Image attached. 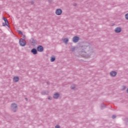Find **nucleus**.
<instances>
[{"mask_svg":"<svg viewBox=\"0 0 128 128\" xmlns=\"http://www.w3.org/2000/svg\"><path fill=\"white\" fill-rule=\"evenodd\" d=\"M125 122H126V124H128V118L125 120Z\"/></svg>","mask_w":128,"mask_h":128,"instance_id":"24","label":"nucleus"},{"mask_svg":"<svg viewBox=\"0 0 128 128\" xmlns=\"http://www.w3.org/2000/svg\"><path fill=\"white\" fill-rule=\"evenodd\" d=\"M18 33L20 34H21L22 36H24V34L22 32V31L20 30H18Z\"/></svg>","mask_w":128,"mask_h":128,"instance_id":"20","label":"nucleus"},{"mask_svg":"<svg viewBox=\"0 0 128 128\" xmlns=\"http://www.w3.org/2000/svg\"><path fill=\"white\" fill-rule=\"evenodd\" d=\"M73 42L76 44V42H78V40H80V37L78 36H74L72 40Z\"/></svg>","mask_w":128,"mask_h":128,"instance_id":"4","label":"nucleus"},{"mask_svg":"<svg viewBox=\"0 0 128 128\" xmlns=\"http://www.w3.org/2000/svg\"><path fill=\"white\" fill-rule=\"evenodd\" d=\"M125 18L128 20V14L125 15Z\"/></svg>","mask_w":128,"mask_h":128,"instance_id":"22","label":"nucleus"},{"mask_svg":"<svg viewBox=\"0 0 128 128\" xmlns=\"http://www.w3.org/2000/svg\"><path fill=\"white\" fill-rule=\"evenodd\" d=\"M23 40H26V35H24V36H23Z\"/></svg>","mask_w":128,"mask_h":128,"instance_id":"29","label":"nucleus"},{"mask_svg":"<svg viewBox=\"0 0 128 128\" xmlns=\"http://www.w3.org/2000/svg\"><path fill=\"white\" fill-rule=\"evenodd\" d=\"M37 50L40 52H42L44 50V47L42 46H40V45L38 46L37 47Z\"/></svg>","mask_w":128,"mask_h":128,"instance_id":"6","label":"nucleus"},{"mask_svg":"<svg viewBox=\"0 0 128 128\" xmlns=\"http://www.w3.org/2000/svg\"><path fill=\"white\" fill-rule=\"evenodd\" d=\"M41 94H42V96H46V94H48V91H45V90H44V91H42V92H41Z\"/></svg>","mask_w":128,"mask_h":128,"instance_id":"13","label":"nucleus"},{"mask_svg":"<svg viewBox=\"0 0 128 128\" xmlns=\"http://www.w3.org/2000/svg\"><path fill=\"white\" fill-rule=\"evenodd\" d=\"M62 14V9L58 8V9L56 10V14L57 16H60V14Z\"/></svg>","mask_w":128,"mask_h":128,"instance_id":"5","label":"nucleus"},{"mask_svg":"<svg viewBox=\"0 0 128 128\" xmlns=\"http://www.w3.org/2000/svg\"><path fill=\"white\" fill-rule=\"evenodd\" d=\"M115 32H116V34H120V32H122V28L120 27L116 28L114 30Z\"/></svg>","mask_w":128,"mask_h":128,"instance_id":"8","label":"nucleus"},{"mask_svg":"<svg viewBox=\"0 0 128 128\" xmlns=\"http://www.w3.org/2000/svg\"><path fill=\"white\" fill-rule=\"evenodd\" d=\"M47 84H50V82H46Z\"/></svg>","mask_w":128,"mask_h":128,"instance_id":"31","label":"nucleus"},{"mask_svg":"<svg viewBox=\"0 0 128 128\" xmlns=\"http://www.w3.org/2000/svg\"><path fill=\"white\" fill-rule=\"evenodd\" d=\"M19 44L20 46H24L26 44V42L22 38H21L19 40Z\"/></svg>","mask_w":128,"mask_h":128,"instance_id":"3","label":"nucleus"},{"mask_svg":"<svg viewBox=\"0 0 128 128\" xmlns=\"http://www.w3.org/2000/svg\"><path fill=\"white\" fill-rule=\"evenodd\" d=\"M8 26V28H10V25L8 24V23H2V26Z\"/></svg>","mask_w":128,"mask_h":128,"instance_id":"17","label":"nucleus"},{"mask_svg":"<svg viewBox=\"0 0 128 128\" xmlns=\"http://www.w3.org/2000/svg\"><path fill=\"white\" fill-rule=\"evenodd\" d=\"M56 60V57L54 56H51L50 62H54Z\"/></svg>","mask_w":128,"mask_h":128,"instance_id":"15","label":"nucleus"},{"mask_svg":"<svg viewBox=\"0 0 128 128\" xmlns=\"http://www.w3.org/2000/svg\"><path fill=\"white\" fill-rule=\"evenodd\" d=\"M55 128H60V125H56V126H55Z\"/></svg>","mask_w":128,"mask_h":128,"instance_id":"25","label":"nucleus"},{"mask_svg":"<svg viewBox=\"0 0 128 128\" xmlns=\"http://www.w3.org/2000/svg\"><path fill=\"white\" fill-rule=\"evenodd\" d=\"M31 52L34 55L38 54V49L36 50V48H33L31 50Z\"/></svg>","mask_w":128,"mask_h":128,"instance_id":"7","label":"nucleus"},{"mask_svg":"<svg viewBox=\"0 0 128 128\" xmlns=\"http://www.w3.org/2000/svg\"><path fill=\"white\" fill-rule=\"evenodd\" d=\"M78 6V4L76 3H75L74 4V6Z\"/></svg>","mask_w":128,"mask_h":128,"instance_id":"28","label":"nucleus"},{"mask_svg":"<svg viewBox=\"0 0 128 128\" xmlns=\"http://www.w3.org/2000/svg\"><path fill=\"white\" fill-rule=\"evenodd\" d=\"M2 20H4L6 24H8V19L6 18L3 17Z\"/></svg>","mask_w":128,"mask_h":128,"instance_id":"14","label":"nucleus"},{"mask_svg":"<svg viewBox=\"0 0 128 128\" xmlns=\"http://www.w3.org/2000/svg\"><path fill=\"white\" fill-rule=\"evenodd\" d=\"M80 46L82 50L78 52V54L82 58H90L94 54L92 48L90 46V43L88 42H83L80 45Z\"/></svg>","mask_w":128,"mask_h":128,"instance_id":"1","label":"nucleus"},{"mask_svg":"<svg viewBox=\"0 0 128 128\" xmlns=\"http://www.w3.org/2000/svg\"><path fill=\"white\" fill-rule=\"evenodd\" d=\"M117 73L116 71H112L110 72V76H116Z\"/></svg>","mask_w":128,"mask_h":128,"instance_id":"9","label":"nucleus"},{"mask_svg":"<svg viewBox=\"0 0 128 128\" xmlns=\"http://www.w3.org/2000/svg\"><path fill=\"white\" fill-rule=\"evenodd\" d=\"M13 80L14 82H18L20 80V78H18V76H14L13 78Z\"/></svg>","mask_w":128,"mask_h":128,"instance_id":"10","label":"nucleus"},{"mask_svg":"<svg viewBox=\"0 0 128 128\" xmlns=\"http://www.w3.org/2000/svg\"><path fill=\"white\" fill-rule=\"evenodd\" d=\"M32 42H31L32 45L36 46V42L35 39L34 38H32Z\"/></svg>","mask_w":128,"mask_h":128,"instance_id":"12","label":"nucleus"},{"mask_svg":"<svg viewBox=\"0 0 128 128\" xmlns=\"http://www.w3.org/2000/svg\"><path fill=\"white\" fill-rule=\"evenodd\" d=\"M71 52H74L76 50V47L73 46L71 49H70Z\"/></svg>","mask_w":128,"mask_h":128,"instance_id":"19","label":"nucleus"},{"mask_svg":"<svg viewBox=\"0 0 128 128\" xmlns=\"http://www.w3.org/2000/svg\"><path fill=\"white\" fill-rule=\"evenodd\" d=\"M116 118V115H112V118L113 120H114V118Z\"/></svg>","mask_w":128,"mask_h":128,"instance_id":"23","label":"nucleus"},{"mask_svg":"<svg viewBox=\"0 0 128 128\" xmlns=\"http://www.w3.org/2000/svg\"><path fill=\"white\" fill-rule=\"evenodd\" d=\"M12 112H16L18 110V105L16 103H12L11 104V108H10Z\"/></svg>","mask_w":128,"mask_h":128,"instance_id":"2","label":"nucleus"},{"mask_svg":"<svg viewBox=\"0 0 128 128\" xmlns=\"http://www.w3.org/2000/svg\"><path fill=\"white\" fill-rule=\"evenodd\" d=\"M48 98L50 100H52V96H50V97H48Z\"/></svg>","mask_w":128,"mask_h":128,"instance_id":"27","label":"nucleus"},{"mask_svg":"<svg viewBox=\"0 0 128 128\" xmlns=\"http://www.w3.org/2000/svg\"><path fill=\"white\" fill-rule=\"evenodd\" d=\"M104 108H106V106H104V104H102L101 105V107H100L101 110H104Z\"/></svg>","mask_w":128,"mask_h":128,"instance_id":"18","label":"nucleus"},{"mask_svg":"<svg viewBox=\"0 0 128 128\" xmlns=\"http://www.w3.org/2000/svg\"><path fill=\"white\" fill-rule=\"evenodd\" d=\"M30 3L31 4H34V1H31V2H30Z\"/></svg>","mask_w":128,"mask_h":128,"instance_id":"26","label":"nucleus"},{"mask_svg":"<svg viewBox=\"0 0 128 128\" xmlns=\"http://www.w3.org/2000/svg\"><path fill=\"white\" fill-rule=\"evenodd\" d=\"M54 98L56 99L58 98H60V94L56 93L54 95Z\"/></svg>","mask_w":128,"mask_h":128,"instance_id":"11","label":"nucleus"},{"mask_svg":"<svg viewBox=\"0 0 128 128\" xmlns=\"http://www.w3.org/2000/svg\"><path fill=\"white\" fill-rule=\"evenodd\" d=\"M25 100H26V102H28V98H25Z\"/></svg>","mask_w":128,"mask_h":128,"instance_id":"30","label":"nucleus"},{"mask_svg":"<svg viewBox=\"0 0 128 128\" xmlns=\"http://www.w3.org/2000/svg\"><path fill=\"white\" fill-rule=\"evenodd\" d=\"M63 40L65 44H68V38H64Z\"/></svg>","mask_w":128,"mask_h":128,"instance_id":"16","label":"nucleus"},{"mask_svg":"<svg viewBox=\"0 0 128 128\" xmlns=\"http://www.w3.org/2000/svg\"><path fill=\"white\" fill-rule=\"evenodd\" d=\"M74 88H76V86H74V85H73V86H71V89L72 90H74Z\"/></svg>","mask_w":128,"mask_h":128,"instance_id":"21","label":"nucleus"}]
</instances>
